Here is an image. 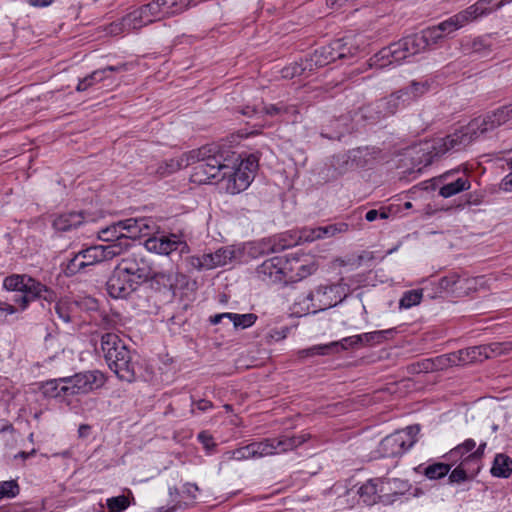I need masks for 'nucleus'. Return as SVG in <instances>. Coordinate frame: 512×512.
Listing matches in <instances>:
<instances>
[{"label": "nucleus", "instance_id": "nucleus-1", "mask_svg": "<svg viewBox=\"0 0 512 512\" xmlns=\"http://www.w3.org/2000/svg\"><path fill=\"white\" fill-rule=\"evenodd\" d=\"M512 119V105L501 107L483 117L473 119L468 125L442 138L426 143L418 149L414 148L418 157V165H430L435 158L448 152H457L468 146L475 138L491 131Z\"/></svg>", "mask_w": 512, "mask_h": 512}, {"label": "nucleus", "instance_id": "nucleus-2", "mask_svg": "<svg viewBox=\"0 0 512 512\" xmlns=\"http://www.w3.org/2000/svg\"><path fill=\"white\" fill-rule=\"evenodd\" d=\"M212 148L203 146L199 149L191 150L182 154L179 158L165 160L158 164L155 174L159 177L169 176L182 168L194 165L192 179L197 183H206L207 175L215 176L218 172L219 164L217 159L211 156Z\"/></svg>", "mask_w": 512, "mask_h": 512}, {"label": "nucleus", "instance_id": "nucleus-3", "mask_svg": "<svg viewBox=\"0 0 512 512\" xmlns=\"http://www.w3.org/2000/svg\"><path fill=\"white\" fill-rule=\"evenodd\" d=\"M100 348L109 368L117 377L128 383L136 380L138 362L118 335L105 333L100 339Z\"/></svg>", "mask_w": 512, "mask_h": 512}, {"label": "nucleus", "instance_id": "nucleus-4", "mask_svg": "<svg viewBox=\"0 0 512 512\" xmlns=\"http://www.w3.org/2000/svg\"><path fill=\"white\" fill-rule=\"evenodd\" d=\"M3 286L9 291H19L23 294L16 296L13 301L18 303L21 310L27 308L28 304L36 299H42L52 303L56 299V293L26 274H13L4 279Z\"/></svg>", "mask_w": 512, "mask_h": 512}, {"label": "nucleus", "instance_id": "nucleus-5", "mask_svg": "<svg viewBox=\"0 0 512 512\" xmlns=\"http://www.w3.org/2000/svg\"><path fill=\"white\" fill-rule=\"evenodd\" d=\"M125 252L124 242L111 243L107 245H94L82 249L76 253L66 264L64 274L74 276L87 267L109 261Z\"/></svg>", "mask_w": 512, "mask_h": 512}, {"label": "nucleus", "instance_id": "nucleus-6", "mask_svg": "<svg viewBox=\"0 0 512 512\" xmlns=\"http://www.w3.org/2000/svg\"><path fill=\"white\" fill-rule=\"evenodd\" d=\"M426 49L427 46L421 33L414 34L381 49L370 59V66L384 68L393 63H400L402 60Z\"/></svg>", "mask_w": 512, "mask_h": 512}, {"label": "nucleus", "instance_id": "nucleus-7", "mask_svg": "<svg viewBox=\"0 0 512 512\" xmlns=\"http://www.w3.org/2000/svg\"><path fill=\"white\" fill-rule=\"evenodd\" d=\"M207 148H214L211 149L213 151L211 156L215 157L219 164V169L215 176L207 175V182L211 179L226 180L225 189L228 193L238 194L244 191L252 181L253 176H251V173H247L242 167H236L238 159L235 160L233 165L227 163V159L224 157L219 146L211 144L207 145Z\"/></svg>", "mask_w": 512, "mask_h": 512}, {"label": "nucleus", "instance_id": "nucleus-8", "mask_svg": "<svg viewBox=\"0 0 512 512\" xmlns=\"http://www.w3.org/2000/svg\"><path fill=\"white\" fill-rule=\"evenodd\" d=\"M418 425L408 426L403 430L385 437L379 446V451L383 457H396L402 455L413 446L416 435L419 433Z\"/></svg>", "mask_w": 512, "mask_h": 512}, {"label": "nucleus", "instance_id": "nucleus-9", "mask_svg": "<svg viewBox=\"0 0 512 512\" xmlns=\"http://www.w3.org/2000/svg\"><path fill=\"white\" fill-rule=\"evenodd\" d=\"M116 268L140 284L148 281L152 275V267L145 259L142 248L128 253L121 259Z\"/></svg>", "mask_w": 512, "mask_h": 512}, {"label": "nucleus", "instance_id": "nucleus-10", "mask_svg": "<svg viewBox=\"0 0 512 512\" xmlns=\"http://www.w3.org/2000/svg\"><path fill=\"white\" fill-rule=\"evenodd\" d=\"M62 390L64 395L85 394L102 385V375L98 372L78 373L72 377L63 378Z\"/></svg>", "mask_w": 512, "mask_h": 512}, {"label": "nucleus", "instance_id": "nucleus-11", "mask_svg": "<svg viewBox=\"0 0 512 512\" xmlns=\"http://www.w3.org/2000/svg\"><path fill=\"white\" fill-rule=\"evenodd\" d=\"M368 155V149L357 148L350 151L348 155L334 156L331 162L332 173L329 179H336L354 168L366 166L368 164L366 159Z\"/></svg>", "mask_w": 512, "mask_h": 512}, {"label": "nucleus", "instance_id": "nucleus-12", "mask_svg": "<svg viewBox=\"0 0 512 512\" xmlns=\"http://www.w3.org/2000/svg\"><path fill=\"white\" fill-rule=\"evenodd\" d=\"M486 443H481L476 451L465 456L461 463L450 473L451 483H460L476 475L480 469V459L484 453Z\"/></svg>", "mask_w": 512, "mask_h": 512}, {"label": "nucleus", "instance_id": "nucleus-13", "mask_svg": "<svg viewBox=\"0 0 512 512\" xmlns=\"http://www.w3.org/2000/svg\"><path fill=\"white\" fill-rule=\"evenodd\" d=\"M358 347H361V338H359L358 335H354L345 337L340 341H334L323 345H315L313 347L303 349L299 351V357L306 358L315 355H329Z\"/></svg>", "mask_w": 512, "mask_h": 512}, {"label": "nucleus", "instance_id": "nucleus-14", "mask_svg": "<svg viewBox=\"0 0 512 512\" xmlns=\"http://www.w3.org/2000/svg\"><path fill=\"white\" fill-rule=\"evenodd\" d=\"M140 285L137 281L120 272L116 267L106 283L108 294L115 298H126Z\"/></svg>", "mask_w": 512, "mask_h": 512}, {"label": "nucleus", "instance_id": "nucleus-15", "mask_svg": "<svg viewBox=\"0 0 512 512\" xmlns=\"http://www.w3.org/2000/svg\"><path fill=\"white\" fill-rule=\"evenodd\" d=\"M399 482L394 478H378L367 481L363 484L358 493L362 501L367 505H372L377 502V499H380V493L387 494L388 489L387 486L396 485Z\"/></svg>", "mask_w": 512, "mask_h": 512}, {"label": "nucleus", "instance_id": "nucleus-16", "mask_svg": "<svg viewBox=\"0 0 512 512\" xmlns=\"http://www.w3.org/2000/svg\"><path fill=\"white\" fill-rule=\"evenodd\" d=\"M180 247L181 251H183L186 244L175 234H171L169 236L161 235L159 237H149L145 241V248L148 251L162 255H169Z\"/></svg>", "mask_w": 512, "mask_h": 512}, {"label": "nucleus", "instance_id": "nucleus-17", "mask_svg": "<svg viewBox=\"0 0 512 512\" xmlns=\"http://www.w3.org/2000/svg\"><path fill=\"white\" fill-rule=\"evenodd\" d=\"M474 279L461 278L459 275L452 273L442 277L438 286L441 291L449 292L454 296H462L473 288Z\"/></svg>", "mask_w": 512, "mask_h": 512}, {"label": "nucleus", "instance_id": "nucleus-18", "mask_svg": "<svg viewBox=\"0 0 512 512\" xmlns=\"http://www.w3.org/2000/svg\"><path fill=\"white\" fill-rule=\"evenodd\" d=\"M122 223H123V221H119L117 223H114V224L108 226L105 229H102L99 232V238L104 242H109V244L124 242L125 252H126L128 250V248L130 247L131 243H130L129 234L126 235L123 232V231H126V229H124V225Z\"/></svg>", "mask_w": 512, "mask_h": 512}, {"label": "nucleus", "instance_id": "nucleus-19", "mask_svg": "<svg viewBox=\"0 0 512 512\" xmlns=\"http://www.w3.org/2000/svg\"><path fill=\"white\" fill-rule=\"evenodd\" d=\"M309 438L310 435L306 433L294 436L281 435L275 437L273 438L275 455L292 451L305 443Z\"/></svg>", "mask_w": 512, "mask_h": 512}, {"label": "nucleus", "instance_id": "nucleus-20", "mask_svg": "<svg viewBox=\"0 0 512 512\" xmlns=\"http://www.w3.org/2000/svg\"><path fill=\"white\" fill-rule=\"evenodd\" d=\"M122 224L129 234L130 239L149 235L155 226L154 222L147 218H130L123 220Z\"/></svg>", "mask_w": 512, "mask_h": 512}, {"label": "nucleus", "instance_id": "nucleus-21", "mask_svg": "<svg viewBox=\"0 0 512 512\" xmlns=\"http://www.w3.org/2000/svg\"><path fill=\"white\" fill-rule=\"evenodd\" d=\"M474 21L471 12L466 8L463 11L451 16L449 19L438 24V29H441L444 36H448L452 32L462 28L467 23Z\"/></svg>", "mask_w": 512, "mask_h": 512}, {"label": "nucleus", "instance_id": "nucleus-22", "mask_svg": "<svg viewBox=\"0 0 512 512\" xmlns=\"http://www.w3.org/2000/svg\"><path fill=\"white\" fill-rule=\"evenodd\" d=\"M506 4L505 0H479L467 9L474 20L482 15L489 14Z\"/></svg>", "mask_w": 512, "mask_h": 512}, {"label": "nucleus", "instance_id": "nucleus-23", "mask_svg": "<svg viewBox=\"0 0 512 512\" xmlns=\"http://www.w3.org/2000/svg\"><path fill=\"white\" fill-rule=\"evenodd\" d=\"M83 216L81 213L70 212L58 216L53 221V226L56 230L65 232L73 228L78 227L83 222Z\"/></svg>", "mask_w": 512, "mask_h": 512}, {"label": "nucleus", "instance_id": "nucleus-24", "mask_svg": "<svg viewBox=\"0 0 512 512\" xmlns=\"http://www.w3.org/2000/svg\"><path fill=\"white\" fill-rule=\"evenodd\" d=\"M165 11L166 3H164V0H157L139 8L135 15H144L145 23L149 24L156 18H160L161 15L167 14Z\"/></svg>", "mask_w": 512, "mask_h": 512}, {"label": "nucleus", "instance_id": "nucleus-25", "mask_svg": "<svg viewBox=\"0 0 512 512\" xmlns=\"http://www.w3.org/2000/svg\"><path fill=\"white\" fill-rule=\"evenodd\" d=\"M330 50L326 48V46L316 49L313 54L306 58V67L309 72H313L314 70L326 66L332 62V58L329 54Z\"/></svg>", "mask_w": 512, "mask_h": 512}, {"label": "nucleus", "instance_id": "nucleus-26", "mask_svg": "<svg viewBox=\"0 0 512 512\" xmlns=\"http://www.w3.org/2000/svg\"><path fill=\"white\" fill-rule=\"evenodd\" d=\"M490 472L494 477L508 478L512 473V459L504 454H497Z\"/></svg>", "mask_w": 512, "mask_h": 512}, {"label": "nucleus", "instance_id": "nucleus-27", "mask_svg": "<svg viewBox=\"0 0 512 512\" xmlns=\"http://www.w3.org/2000/svg\"><path fill=\"white\" fill-rule=\"evenodd\" d=\"M406 95H407V92H405L402 89L395 93H392L387 98L380 100L378 103V108L383 113V116H389V115L395 114L399 108L400 100L403 98V96H406Z\"/></svg>", "mask_w": 512, "mask_h": 512}, {"label": "nucleus", "instance_id": "nucleus-28", "mask_svg": "<svg viewBox=\"0 0 512 512\" xmlns=\"http://www.w3.org/2000/svg\"><path fill=\"white\" fill-rule=\"evenodd\" d=\"M234 256V252L229 248H220L215 253L205 254V261L208 264V269H213L218 266H224L230 261Z\"/></svg>", "mask_w": 512, "mask_h": 512}, {"label": "nucleus", "instance_id": "nucleus-29", "mask_svg": "<svg viewBox=\"0 0 512 512\" xmlns=\"http://www.w3.org/2000/svg\"><path fill=\"white\" fill-rule=\"evenodd\" d=\"M470 188V182L467 177H459L454 181L445 183L439 190V194L448 198L457 193H460L464 190H468Z\"/></svg>", "mask_w": 512, "mask_h": 512}, {"label": "nucleus", "instance_id": "nucleus-30", "mask_svg": "<svg viewBox=\"0 0 512 512\" xmlns=\"http://www.w3.org/2000/svg\"><path fill=\"white\" fill-rule=\"evenodd\" d=\"M465 51L479 56H487L491 52V43L486 38H475L464 45Z\"/></svg>", "mask_w": 512, "mask_h": 512}, {"label": "nucleus", "instance_id": "nucleus-31", "mask_svg": "<svg viewBox=\"0 0 512 512\" xmlns=\"http://www.w3.org/2000/svg\"><path fill=\"white\" fill-rule=\"evenodd\" d=\"M251 446L255 458L275 455L273 438H265L261 441L252 442Z\"/></svg>", "mask_w": 512, "mask_h": 512}, {"label": "nucleus", "instance_id": "nucleus-32", "mask_svg": "<svg viewBox=\"0 0 512 512\" xmlns=\"http://www.w3.org/2000/svg\"><path fill=\"white\" fill-rule=\"evenodd\" d=\"M485 348H487V359L495 358L510 353L512 351V342H493L486 344Z\"/></svg>", "mask_w": 512, "mask_h": 512}, {"label": "nucleus", "instance_id": "nucleus-33", "mask_svg": "<svg viewBox=\"0 0 512 512\" xmlns=\"http://www.w3.org/2000/svg\"><path fill=\"white\" fill-rule=\"evenodd\" d=\"M62 380H63V378L52 379V380L46 381L42 385L43 394L45 396L51 397V398L65 396L64 391L62 390V385H63Z\"/></svg>", "mask_w": 512, "mask_h": 512}, {"label": "nucleus", "instance_id": "nucleus-34", "mask_svg": "<svg viewBox=\"0 0 512 512\" xmlns=\"http://www.w3.org/2000/svg\"><path fill=\"white\" fill-rule=\"evenodd\" d=\"M152 283H155L157 289H172L174 287V275L166 272H155L152 270V275L149 278Z\"/></svg>", "mask_w": 512, "mask_h": 512}, {"label": "nucleus", "instance_id": "nucleus-35", "mask_svg": "<svg viewBox=\"0 0 512 512\" xmlns=\"http://www.w3.org/2000/svg\"><path fill=\"white\" fill-rule=\"evenodd\" d=\"M223 458H224V460H228V461L229 460L241 461V460H247V459H251V458H255V457H254L252 446L250 443L246 446L237 448L235 450L227 451L224 454Z\"/></svg>", "mask_w": 512, "mask_h": 512}, {"label": "nucleus", "instance_id": "nucleus-36", "mask_svg": "<svg viewBox=\"0 0 512 512\" xmlns=\"http://www.w3.org/2000/svg\"><path fill=\"white\" fill-rule=\"evenodd\" d=\"M105 70H95L90 75L81 79L76 87L78 92H83L89 87L93 86L94 83L100 82L105 78Z\"/></svg>", "mask_w": 512, "mask_h": 512}, {"label": "nucleus", "instance_id": "nucleus-37", "mask_svg": "<svg viewBox=\"0 0 512 512\" xmlns=\"http://www.w3.org/2000/svg\"><path fill=\"white\" fill-rule=\"evenodd\" d=\"M432 82L429 80L424 81H412L410 85L403 89L407 92V95H412L414 98L420 97L427 93L431 88Z\"/></svg>", "mask_w": 512, "mask_h": 512}, {"label": "nucleus", "instance_id": "nucleus-38", "mask_svg": "<svg viewBox=\"0 0 512 512\" xmlns=\"http://www.w3.org/2000/svg\"><path fill=\"white\" fill-rule=\"evenodd\" d=\"M422 300V290H410L403 294L402 298L400 299L399 306L401 308H411L415 305H418Z\"/></svg>", "mask_w": 512, "mask_h": 512}, {"label": "nucleus", "instance_id": "nucleus-39", "mask_svg": "<svg viewBox=\"0 0 512 512\" xmlns=\"http://www.w3.org/2000/svg\"><path fill=\"white\" fill-rule=\"evenodd\" d=\"M450 471V465L435 463L425 468L424 474L429 479H439L446 476Z\"/></svg>", "mask_w": 512, "mask_h": 512}, {"label": "nucleus", "instance_id": "nucleus-40", "mask_svg": "<svg viewBox=\"0 0 512 512\" xmlns=\"http://www.w3.org/2000/svg\"><path fill=\"white\" fill-rule=\"evenodd\" d=\"M389 332L390 330L374 331L360 334L358 337L361 338V346H369L381 343L385 339V335Z\"/></svg>", "mask_w": 512, "mask_h": 512}, {"label": "nucleus", "instance_id": "nucleus-41", "mask_svg": "<svg viewBox=\"0 0 512 512\" xmlns=\"http://www.w3.org/2000/svg\"><path fill=\"white\" fill-rule=\"evenodd\" d=\"M421 35L425 40L427 48L437 44L439 40L445 37L442 30L438 29V25L423 30Z\"/></svg>", "mask_w": 512, "mask_h": 512}, {"label": "nucleus", "instance_id": "nucleus-42", "mask_svg": "<svg viewBox=\"0 0 512 512\" xmlns=\"http://www.w3.org/2000/svg\"><path fill=\"white\" fill-rule=\"evenodd\" d=\"M138 12V9L129 13L122 19V25L124 27H127V30H135L141 28L143 25H147L148 23H145V17L144 15H134Z\"/></svg>", "mask_w": 512, "mask_h": 512}, {"label": "nucleus", "instance_id": "nucleus-43", "mask_svg": "<svg viewBox=\"0 0 512 512\" xmlns=\"http://www.w3.org/2000/svg\"><path fill=\"white\" fill-rule=\"evenodd\" d=\"M138 12V9L129 13L122 19V25L124 27H127V30H135L141 28L143 25H147L148 23H145V17L144 15H134Z\"/></svg>", "mask_w": 512, "mask_h": 512}, {"label": "nucleus", "instance_id": "nucleus-44", "mask_svg": "<svg viewBox=\"0 0 512 512\" xmlns=\"http://www.w3.org/2000/svg\"><path fill=\"white\" fill-rule=\"evenodd\" d=\"M107 508L109 512H122L130 505L129 498L125 495L107 499Z\"/></svg>", "mask_w": 512, "mask_h": 512}, {"label": "nucleus", "instance_id": "nucleus-45", "mask_svg": "<svg viewBox=\"0 0 512 512\" xmlns=\"http://www.w3.org/2000/svg\"><path fill=\"white\" fill-rule=\"evenodd\" d=\"M305 71H308V68L306 67V60L301 63H293L283 68L281 73L283 78L292 79L304 74Z\"/></svg>", "mask_w": 512, "mask_h": 512}, {"label": "nucleus", "instance_id": "nucleus-46", "mask_svg": "<svg viewBox=\"0 0 512 512\" xmlns=\"http://www.w3.org/2000/svg\"><path fill=\"white\" fill-rule=\"evenodd\" d=\"M19 491V485L14 480L0 482V499L13 498Z\"/></svg>", "mask_w": 512, "mask_h": 512}, {"label": "nucleus", "instance_id": "nucleus-47", "mask_svg": "<svg viewBox=\"0 0 512 512\" xmlns=\"http://www.w3.org/2000/svg\"><path fill=\"white\" fill-rule=\"evenodd\" d=\"M476 443L472 439H467L464 443L452 449L449 453L450 458L464 457L471 454L470 452L475 448Z\"/></svg>", "mask_w": 512, "mask_h": 512}, {"label": "nucleus", "instance_id": "nucleus-48", "mask_svg": "<svg viewBox=\"0 0 512 512\" xmlns=\"http://www.w3.org/2000/svg\"><path fill=\"white\" fill-rule=\"evenodd\" d=\"M435 360H436L437 371L444 370V369H447V368L453 367V366H458L455 352L437 356V357H435Z\"/></svg>", "mask_w": 512, "mask_h": 512}, {"label": "nucleus", "instance_id": "nucleus-49", "mask_svg": "<svg viewBox=\"0 0 512 512\" xmlns=\"http://www.w3.org/2000/svg\"><path fill=\"white\" fill-rule=\"evenodd\" d=\"M321 238H328L335 236L338 233H343L348 230V224L346 223H337V224H331L325 227H319Z\"/></svg>", "mask_w": 512, "mask_h": 512}, {"label": "nucleus", "instance_id": "nucleus-50", "mask_svg": "<svg viewBox=\"0 0 512 512\" xmlns=\"http://www.w3.org/2000/svg\"><path fill=\"white\" fill-rule=\"evenodd\" d=\"M257 320V316L253 313L237 314L234 316V327L235 328H248L252 326Z\"/></svg>", "mask_w": 512, "mask_h": 512}, {"label": "nucleus", "instance_id": "nucleus-51", "mask_svg": "<svg viewBox=\"0 0 512 512\" xmlns=\"http://www.w3.org/2000/svg\"><path fill=\"white\" fill-rule=\"evenodd\" d=\"M411 367H412V370L417 373H421V372L428 373V372H432V371H437L435 358L424 359L422 361H419V362L413 364Z\"/></svg>", "mask_w": 512, "mask_h": 512}, {"label": "nucleus", "instance_id": "nucleus-52", "mask_svg": "<svg viewBox=\"0 0 512 512\" xmlns=\"http://www.w3.org/2000/svg\"><path fill=\"white\" fill-rule=\"evenodd\" d=\"M190 0H164L166 3V13L174 14L183 11L188 5Z\"/></svg>", "mask_w": 512, "mask_h": 512}, {"label": "nucleus", "instance_id": "nucleus-53", "mask_svg": "<svg viewBox=\"0 0 512 512\" xmlns=\"http://www.w3.org/2000/svg\"><path fill=\"white\" fill-rule=\"evenodd\" d=\"M319 227L317 228H304L300 231L299 240L302 242H312L317 239H322Z\"/></svg>", "mask_w": 512, "mask_h": 512}, {"label": "nucleus", "instance_id": "nucleus-54", "mask_svg": "<svg viewBox=\"0 0 512 512\" xmlns=\"http://www.w3.org/2000/svg\"><path fill=\"white\" fill-rule=\"evenodd\" d=\"M471 352V358L473 363L474 362H482L487 359V354L485 348V345H479V346H473L469 347Z\"/></svg>", "mask_w": 512, "mask_h": 512}, {"label": "nucleus", "instance_id": "nucleus-55", "mask_svg": "<svg viewBox=\"0 0 512 512\" xmlns=\"http://www.w3.org/2000/svg\"><path fill=\"white\" fill-rule=\"evenodd\" d=\"M455 356L457 359L458 366L473 363L470 348L455 351Z\"/></svg>", "mask_w": 512, "mask_h": 512}, {"label": "nucleus", "instance_id": "nucleus-56", "mask_svg": "<svg viewBox=\"0 0 512 512\" xmlns=\"http://www.w3.org/2000/svg\"><path fill=\"white\" fill-rule=\"evenodd\" d=\"M261 112H264L269 116L280 115L283 112H286V108L282 105L270 104L261 107Z\"/></svg>", "mask_w": 512, "mask_h": 512}, {"label": "nucleus", "instance_id": "nucleus-57", "mask_svg": "<svg viewBox=\"0 0 512 512\" xmlns=\"http://www.w3.org/2000/svg\"><path fill=\"white\" fill-rule=\"evenodd\" d=\"M238 167H242L247 173H251V176H253V172L257 168V160L254 156H250L245 161H241Z\"/></svg>", "mask_w": 512, "mask_h": 512}, {"label": "nucleus", "instance_id": "nucleus-58", "mask_svg": "<svg viewBox=\"0 0 512 512\" xmlns=\"http://www.w3.org/2000/svg\"><path fill=\"white\" fill-rule=\"evenodd\" d=\"M341 47H342V39H337L326 46V48L328 50H330L329 54L332 58V62L339 59L337 54H339V52H341Z\"/></svg>", "mask_w": 512, "mask_h": 512}, {"label": "nucleus", "instance_id": "nucleus-59", "mask_svg": "<svg viewBox=\"0 0 512 512\" xmlns=\"http://www.w3.org/2000/svg\"><path fill=\"white\" fill-rule=\"evenodd\" d=\"M356 50V48L348 46V42L345 39H342L341 52H339L337 56L339 59L349 58L355 54Z\"/></svg>", "mask_w": 512, "mask_h": 512}, {"label": "nucleus", "instance_id": "nucleus-60", "mask_svg": "<svg viewBox=\"0 0 512 512\" xmlns=\"http://www.w3.org/2000/svg\"><path fill=\"white\" fill-rule=\"evenodd\" d=\"M399 483L396 484V485H390V486H387V489H388V493L387 494H384V493H380V497L383 498V497H389L391 495H396V494H400L402 493L400 490L402 488H405V483L396 479Z\"/></svg>", "mask_w": 512, "mask_h": 512}, {"label": "nucleus", "instance_id": "nucleus-61", "mask_svg": "<svg viewBox=\"0 0 512 512\" xmlns=\"http://www.w3.org/2000/svg\"><path fill=\"white\" fill-rule=\"evenodd\" d=\"M510 172L501 181V189L512 192V160L509 163Z\"/></svg>", "mask_w": 512, "mask_h": 512}, {"label": "nucleus", "instance_id": "nucleus-62", "mask_svg": "<svg viewBox=\"0 0 512 512\" xmlns=\"http://www.w3.org/2000/svg\"><path fill=\"white\" fill-rule=\"evenodd\" d=\"M234 316H237L236 313H221V314H217L213 317H211L210 321L212 324H218L221 322L222 319L224 318H228L229 320H231L233 323H234Z\"/></svg>", "mask_w": 512, "mask_h": 512}, {"label": "nucleus", "instance_id": "nucleus-63", "mask_svg": "<svg viewBox=\"0 0 512 512\" xmlns=\"http://www.w3.org/2000/svg\"><path fill=\"white\" fill-rule=\"evenodd\" d=\"M205 264H208L207 261H205V254L201 257H192L191 258V265L194 267V268H197V269H208V266H206Z\"/></svg>", "mask_w": 512, "mask_h": 512}, {"label": "nucleus", "instance_id": "nucleus-64", "mask_svg": "<svg viewBox=\"0 0 512 512\" xmlns=\"http://www.w3.org/2000/svg\"><path fill=\"white\" fill-rule=\"evenodd\" d=\"M198 439L201 441V443L204 445V447L207 450H209L215 446L212 437L205 434L204 432H202L198 435Z\"/></svg>", "mask_w": 512, "mask_h": 512}]
</instances>
